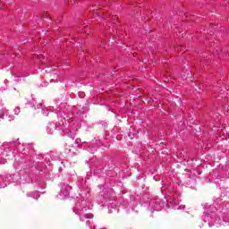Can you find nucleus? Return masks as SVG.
Here are the masks:
<instances>
[{"label":"nucleus","mask_w":229,"mask_h":229,"mask_svg":"<svg viewBox=\"0 0 229 229\" xmlns=\"http://www.w3.org/2000/svg\"><path fill=\"white\" fill-rule=\"evenodd\" d=\"M84 217H86V219H92V217H94V215L92 213H89L84 215Z\"/></svg>","instance_id":"f03ea898"},{"label":"nucleus","mask_w":229,"mask_h":229,"mask_svg":"<svg viewBox=\"0 0 229 229\" xmlns=\"http://www.w3.org/2000/svg\"><path fill=\"white\" fill-rule=\"evenodd\" d=\"M1 119H4V117H8V110L3 109L2 114H0Z\"/></svg>","instance_id":"f257e3e1"},{"label":"nucleus","mask_w":229,"mask_h":229,"mask_svg":"<svg viewBox=\"0 0 229 229\" xmlns=\"http://www.w3.org/2000/svg\"><path fill=\"white\" fill-rule=\"evenodd\" d=\"M13 112L15 115H19V114H21V107H15Z\"/></svg>","instance_id":"7ed1b4c3"}]
</instances>
